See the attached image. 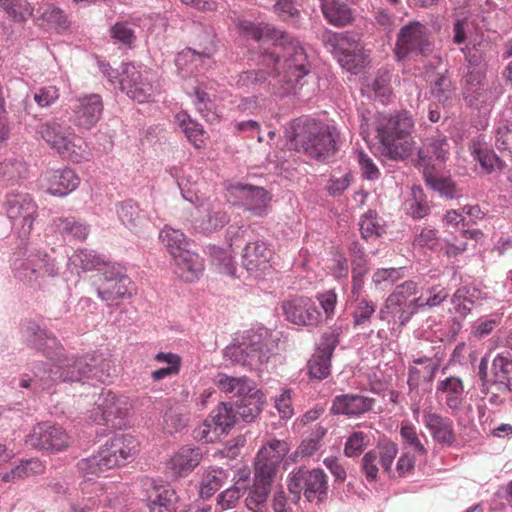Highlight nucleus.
<instances>
[{
    "label": "nucleus",
    "mask_w": 512,
    "mask_h": 512,
    "mask_svg": "<svg viewBox=\"0 0 512 512\" xmlns=\"http://www.w3.org/2000/svg\"><path fill=\"white\" fill-rule=\"evenodd\" d=\"M237 28L241 35L257 42H266L283 50L282 58L275 53L262 55V64L271 69L274 93L289 94L311 71V62L301 42L284 30L264 22L239 20Z\"/></svg>",
    "instance_id": "f257e3e1"
},
{
    "label": "nucleus",
    "mask_w": 512,
    "mask_h": 512,
    "mask_svg": "<svg viewBox=\"0 0 512 512\" xmlns=\"http://www.w3.org/2000/svg\"><path fill=\"white\" fill-rule=\"evenodd\" d=\"M21 333L29 345L43 352L49 358V362L34 366L33 378L20 381L22 388L33 386L35 389L46 390L60 381L81 380L83 375L88 373L83 369L82 361L61 359L62 347L58 340L47 331L42 330L36 322L24 321L21 324Z\"/></svg>",
    "instance_id": "f03ea898"
},
{
    "label": "nucleus",
    "mask_w": 512,
    "mask_h": 512,
    "mask_svg": "<svg viewBox=\"0 0 512 512\" xmlns=\"http://www.w3.org/2000/svg\"><path fill=\"white\" fill-rule=\"evenodd\" d=\"M278 338L264 326H257L238 335L234 342L223 350L225 359L259 369L267 363L277 347Z\"/></svg>",
    "instance_id": "7ed1b4c3"
},
{
    "label": "nucleus",
    "mask_w": 512,
    "mask_h": 512,
    "mask_svg": "<svg viewBox=\"0 0 512 512\" xmlns=\"http://www.w3.org/2000/svg\"><path fill=\"white\" fill-rule=\"evenodd\" d=\"M285 441L272 439L263 446L255 460L254 483L245 499L246 507L252 512H265L276 467L288 452Z\"/></svg>",
    "instance_id": "20e7f679"
},
{
    "label": "nucleus",
    "mask_w": 512,
    "mask_h": 512,
    "mask_svg": "<svg viewBox=\"0 0 512 512\" xmlns=\"http://www.w3.org/2000/svg\"><path fill=\"white\" fill-rule=\"evenodd\" d=\"M138 441L130 435H116L106 441L100 450L77 463L84 477L100 476L115 467L132 461L138 452Z\"/></svg>",
    "instance_id": "39448f33"
},
{
    "label": "nucleus",
    "mask_w": 512,
    "mask_h": 512,
    "mask_svg": "<svg viewBox=\"0 0 512 512\" xmlns=\"http://www.w3.org/2000/svg\"><path fill=\"white\" fill-rule=\"evenodd\" d=\"M337 129L312 119L297 120L293 125L291 142L298 151L323 161L336 151Z\"/></svg>",
    "instance_id": "423d86ee"
},
{
    "label": "nucleus",
    "mask_w": 512,
    "mask_h": 512,
    "mask_svg": "<svg viewBox=\"0 0 512 512\" xmlns=\"http://www.w3.org/2000/svg\"><path fill=\"white\" fill-rule=\"evenodd\" d=\"M375 125L377 138L392 159H404L411 153L414 122L407 112L379 113Z\"/></svg>",
    "instance_id": "0eeeda50"
},
{
    "label": "nucleus",
    "mask_w": 512,
    "mask_h": 512,
    "mask_svg": "<svg viewBox=\"0 0 512 512\" xmlns=\"http://www.w3.org/2000/svg\"><path fill=\"white\" fill-rule=\"evenodd\" d=\"M13 276L19 281L35 286L45 277H56L59 266L49 253L31 245L20 246L13 253L10 263Z\"/></svg>",
    "instance_id": "6e6552de"
},
{
    "label": "nucleus",
    "mask_w": 512,
    "mask_h": 512,
    "mask_svg": "<svg viewBox=\"0 0 512 512\" xmlns=\"http://www.w3.org/2000/svg\"><path fill=\"white\" fill-rule=\"evenodd\" d=\"M37 133L63 159L81 163L92 157L88 144L69 126L48 121L38 126Z\"/></svg>",
    "instance_id": "1a4fd4ad"
},
{
    "label": "nucleus",
    "mask_w": 512,
    "mask_h": 512,
    "mask_svg": "<svg viewBox=\"0 0 512 512\" xmlns=\"http://www.w3.org/2000/svg\"><path fill=\"white\" fill-rule=\"evenodd\" d=\"M288 490L291 494V501L295 504L299 502L301 494H303L307 502L320 505L328 499V476L320 468H298L289 474Z\"/></svg>",
    "instance_id": "9d476101"
},
{
    "label": "nucleus",
    "mask_w": 512,
    "mask_h": 512,
    "mask_svg": "<svg viewBox=\"0 0 512 512\" xmlns=\"http://www.w3.org/2000/svg\"><path fill=\"white\" fill-rule=\"evenodd\" d=\"M324 43L339 64L352 74H358L370 63L369 54L352 33L327 32Z\"/></svg>",
    "instance_id": "9b49d317"
},
{
    "label": "nucleus",
    "mask_w": 512,
    "mask_h": 512,
    "mask_svg": "<svg viewBox=\"0 0 512 512\" xmlns=\"http://www.w3.org/2000/svg\"><path fill=\"white\" fill-rule=\"evenodd\" d=\"M501 94L500 84L489 81L480 69L466 72L462 80V96L466 105L481 114L488 113Z\"/></svg>",
    "instance_id": "f8f14e48"
},
{
    "label": "nucleus",
    "mask_w": 512,
    "mask_h": 512,
    "mask_svg": "<svg viewBox=\"0 0 512 512\" xmlns=\"http://www.w3.org/2000/svg\"><path fill=\"white\" fill-rule=\"evenodd\" d=\"M114 486L106 487L92 477H84L80 484V494L68 499V508L63 512H110L116 504Z\"/></svg>",
    "instance_id": "ddd939ff"
},
{
    "label": "nucleus",
    "mask_w": 512,
    "mask_h": 512,
    "mask_svg": "<svg viewBox=\"0 0 512 512\" xmlns=\"http://www.w3.org/2000/svg\"><path fill=\"white\" fill-rule=\"evenodd\" d=\"M450 145L445 137L436 136L427 139V142L419 150V160L424 166V177L426 184L433 190L438 191L447 198L457 196L455 186L450 179L439 178L429 170L433 159L443 163L449 154Z\"/></svg>",
    "instance_id": "4468645a"
},
{
    "label": "nucleus",
    "mask_w": 512,
    "mask_h": 512,
    "mask_svg": "<svg viewBox=\"0 0 512 512\" xmlns=\"http://www.w3.org/2000/svg\"><path fill=\"white\" fill-rule=\"evenodd\" d=\"M3 207L13 230L20 238H27L38 216V205L33 197L24 192L8 193Z\"/></svg>",
    "instance_id": "2eb2a0df"
},
{
    "label": "nucleus",
    "mask_w": 512,
    "mask_h": 512,
    "mask_svg": "<svg viewBox=\"0 0 512 512\" xmlns=\"http://www.w3.org/2000/svg\"><path fill=\"white\" fill-rule=\"evenodd\" d=\"M227 199L233 205L256 217L269 214L271 194L263 187L236 182L226 186Z\"/></svg>",
    "instance_id": "dca6fc26"
},
{
    "label": "nucleus",
    "mask_w": 512,
    "mask_h": 512,
    "mask_svg": "<svg viewBox=\"0 0 512 512\" xmlns=\"http://www.w3.org/2000/svg\"><path fill=\"white\" fill-rule=\"evenodd\" d=\"M131 408L132 404L128 397L118 396L111 391H102L95 401L90 418L97 424L120 429L126 425Z\"/></svg>",
    "instance_id": "f3484780"
},
{
    "label": "nucleus",
    "mask_w": 512,
    "mask_h": 512,
    "mask_svg": "<svg viewBox=\"0 0 512 512\" xmlns=\"http://www.w3.org/2000/svg\"><path fill=\"white\" fill-rule=\"evenodd\" d=\"M428 28L419 21H411L399 30L394 53L398 60L414 55H426L432 51Z\"/></svg>",
    "instance_id": "a211bd4d"
},
{
    "label": "nucleus",
    "mask_w": 512,
    "mask_h": 512,
    "mask_svg": "<svg viewBox=\"0 0 512 512\" xmlns=\"http://www.w3.org/2000/svg\"><path fill=\"white\" fill-rule=\"evenodd\" d=\"M119 85L129 98L139 103L148 102L156 91L153 74L131 63L122 65Z\"/></svg>",
    "instance_id": "6ab92c4d"
},
{
    "label": "nucleus",
    "mask_w": 512,
    "mask_h": 512,
    "mask_svg": "<svg viewBox=\"0 0 512 512\" xmlns=\"http://www.w3.org/2000/svg\"><path fill=\"white\" fill-rule=\"evenodd\" d=\"M134 287L131 279L125 274L120 265H105L103 272L99 276V283L96 287L98 297L110 303L118 299L130 297Z\"/></svg>",
    "instance_id": "aec40b11"
},
{
    "label": "nucleus",
    "mask_w": 512,
    "mask_h": 512,
    "mask_svg": "<svg viewBox=\"0 0 512 512\" xmlns=\"http://www.w3.org/2000/svg\"><path fill=\"white\" fill-rule=\"evenodd\" d=\"M285 319L297 326L316 327L322 321V314L315 302L306 296H293L282 302Z\"/></svg>",
    "instance_id": "412c9836"
},
{
    "label": "nucleus",
    "mask_w": 512,
    "mask_h": 512,
    "mask_svg": "<svg viewBox=\"0 0 512 512\" xmlns=\"http://www.w3.org/2000/svg\"><path fill=\"white\" fill-rule=\"evenodd\" d=\"M398 454V446L391 441L380 442L376 448L369 450L361 459V471L368 482H375L378 478L379 468L390 474L392 464Z\"/></svg>",
    "instance_id": "4be33fe9"
},
{
    "label": "nucleus",
    "mask_w": 512,
    "mask_h": 512,
    "mask_svg": "<svg viewBox=\"0 0 512 512\" xmlns=\"http://www.w3.org/2000/svg\"><path fill=\"white\" fill-rule=\"evenodd\" d=\"M196 209L198 216L194 220V228L201 233L209 234L218 231L230 221L224 204L217 199H204Z\"/></svg>",
    "instance_id": "5701e85b"
},
{
    "label": "nucleus",
    "mask_w": 512,
    "mask_h": 512,
    "mask_svg": "<svg viewBox=\"0 0 512 512\" xmlns=\"http://www.w3.org/2000/svg\"><path fill=\"white\" fill-rule=\"evenodd\" d=\"M26 444L47 451H61L69 446L70 437L59 426L40 423L26 436Z\"/></svg>",
    "instance_id": "b1692460"
},
{
    "label": "nucleus",
    "mask_w": 512,
    "mask_h": 512,
    "mask_svg": "<svg viewBox=\"0 0 512 512\" xmlns=\"http://www.w3.org/2000/svg\"><path fill=\"white\" fill-rule=\"evenodd\" d=\"M215 51L216 46L212 39L209 45L201 50L186 48L177 54L176 67L183 77L191 76L194 72L211 66Z\"/></svg>",
    "instance_id": "393cba45"
},
{
    "label": "nucleus",
    "mask_w": 512,
    "mask_h": 512,
    "mask_svg": "<svg viewBox=\"0 0 512 512\" xmlns=\"http://www.w3.org/2000/svg\"><path fill=\"white\" fill-rule=\"evenodd\" d=\"M422 421L435 442L445 446H451L455 442L454 425L450 418L434 411L429 406L423 410Z\"/></svg>",
    "instance_id": "a878e982"
},
{
    "label": "nucleus",
    "mask_w": 512,
    "mask_h": 512,
    "mask_svg": "<svg viewBox=\"0 0 512 512\" xmlns=\"http://www.w3.org/2000/svg\"><path fill=\"white\" fill-rule=\"evenodd\" d=\"M271 252L262 240L246 244L242 254V265L254 278H261L270 269Z\"/></svg>",
    "instance_id": "bb28decb"
},
{
    "label": "nucleus",
    "mask_w": 512,
    "mask_h": 512,
    "mask_svg": "<svg viewBox=\"0 0 512 512\" xmlns=\"http://www.w3.org/2000/svg\"><path fill=\"white\" fill-rule=\"evenodd\" d=\"M338 344L333 334L322 336L320 343L308 362L309 374L317 380L325 379L330 374L331 357Z\"/></svg>",
    "instance_id": "cd10ccee"
},
{
    "label": "nucleus",
    "mask_w": 512,
    "mask_h": 512,
    "mask_svg": "<svg viewBox=\"0 0 512 512\" xmlns=\"http://www.w3.org/2000/svg\"><path fill=\"white\" fill-rule=\"evenodd\" d=\"M102 111L103 102L98 94L79 96L73 105L74 121L77 126L90 129L99 121Z\"/></svg>",
    "instance_id": "c85d7f7f"
},
{
    "label": "nucleus",
    "mask_w": 512,
    "mask_h": 512,
    "mask_svg": "<svg viewBox=\"0 0 512 512\" xmlns=\"http://www.w3.org/2000/svg\"><path fill=\"white\" fill-rule=\"evenodd\" d=\"M214 384L230 398H238L237 401L245 400L260 392L255 382L246 376L234 377L225 373H218L214 377Z\"/></svg>",
    "instance_id": "c756f323"
},
{
    "label": "nucleus",
    "mask_w": 512,
    "mask_h": 512,
    "mask_svg": "<svg viewBox=\"0 0 512 512\" xmlns=\"http://www.w3.org/2000/svg\"><path fill=\"white\" fill-rule=\"evenodd\" d=\"M49 194L63 197L73 192L80 184L78 175L69 168L49 170L43 176Z\"/></svg>",
    "instance_id": "7c9ffc66"
},
{
    "label": "nucleus",
    "mask_w": 512,
    "mask_h": 512,
    "mask_svg": "<svg viewBox=\"0 0 512 512\" xmlns=\"http://www.w3.org/2000/svg\"><path fill=\"white\" fill-rule=\"evenodd\" d=\"M200 460L201 452L199 448L184 446L168 460L166 468L172 477H184L199 465Z\"/></svg>",
    "instance_id": "2f4dec72"
},
{
    "label": "nucleus",
    "mask_w": 512,
    "mask_h": 512,
    "mask_svg": "<svg viewBox=\"0 0 512 512\" xmlns=\"http://www.w3.org/2000/svg\"><path fill=\"white\" fill-rule=\"evenodd\" d=\"M375 399L360 394H342L333 399L331 412L333 414L358 416L370 411Z\"/></svg>",
    "instance_id": "473e14b6"
},
{
    "label": "nucleus",
    "mask_w": 512,
    "mask_h": 512,
    "mask_svg": "<svg viewBox=\"0 0 512 512\" xmlns=\"http://www.w3.org/2000/svg\"><path fill=\"white\" fill-rule=\"evenodd\" d=\"M35 11V23L47 31H60L68 27L65 12L53 3L43 2L39 4Z\"/></svg>",
    "instance_id": "72a5a7b5"
},
{
    "label": "nucleus",
    "mask_w": 512,
    "mask_h": 512,
    "mask_svg": "<svg viewBox=\"0 0 512 512\" xmlns=\"http://www.w3.org/2000/svg\"><path fill=\"white\" fill-rule=\"evenodd\" d=\"M245 231L246 230L243 227H239L237 229L230 227L227 231L230 241L229 249H223L216 246L210 248L212 262L218 267L221 273L232 277L236 275V267L234 265L231 248L236 244L237 238L240 235H243Z\"/></svg>",
    "instance_id": "f704fd0d"
},
{
    "label": "nucleus",
    "mask_w": 512,
    "mask_h": 512,
    "mask_svg": "<svg viewBox=\"0 0 512 512\" xmlns=\"http://www.w3.org/2000/svg\"><path fill=\"white\" fill-rule=\"evenodd\" d=\"M417 292L418 284L413 280H407L397 285L380 308L379 318L384 321L388 320L390 313H396V309L407 304V300Z\"/></svg>",
    "instance_id": "c9c22d12"
},
{
    "label": "nucleus",
    "mask_w": 512,
    "mask_h": 512,
    "mask_svg": "<svg viewBox=\"0 0 512 512\" xmlns=\"http://www.w3.org/2000/svg\"><path fill=\"white\" fill-rule=\"evenodd\" d=\"M116 213L120 222L133 233H139L148 222L145 212L132 200L118 203Z\"/></svg>",
    "instance_id": "e433bc0d"
},
{
    "label": "nucleus",
    "mask_w": 512,
    "mask_h": 512,
    "mask_svg": "<svg viewBox=\"0 0 512 512\" xmlns=\"http://www.w3.org/2000/svg\"><path fill=\"white\" fill-rule=\"evenodd\" d=\"M175 261V273L185 282H194L204 270L200 256L189 250L173 258Z\"/></svg>",
    "instance_id": "4c0bfd02"
},
{
    "label": "nucleus",
    "mask_w": 512,
    "mask_h": 512,
    "mask_svg": "<svg viewBox=\"0 0 512 512\" xmlns=\"http://www.w3.org/2000/svg\"><path fill=\"white\" fill-rule=\"evenodd\" d=\"M437 393L444 395L445 404L453 415L461 410L464 400V386L460 378L451 376L440 381L437 386Z\"/></svg>",
    "instance_id": "58836bf2"
},
{
    "label": "nucleus",
    "mask_w": 512,
    "mask_h": 512,
    "mask_svg": "<svg viewBox=\"0 0 512 512\" xmlns=\"http://www.w3.org/2000/svg\"><path fill=\"white\" fill-rule=\"evenodd\" d=\"M45 465L37 458L23 459L0 475L4 483H16L22 479L43 473Z\"/></svg>",
    "instance_id": "ea45409f"
},
{
    "label": "nucleus",
    "mask_w": 512,
    "mask_h": 512,
    "mask_svg": "<svg viewBox=\"0 0 512 512\" xmlns=\"http://www.w3.org/2000/svg\"><path fill=\"white\" fill-rule=\"evenodd\" d=\"M390 81V71L386 68H381L377 71L373 79H365L362 84L363 91L366 92L369 97H374L381 103H386L391 95Z\"/></svg>",
    "instance_id": "a19ab883"
},
{
    "label": "nucleus",
    "mask_w": 512,
    "mask_h": 512,
    "mask_svg": "<svg viewBox=\"0 0 512 512\" xmlns=\"http://www.w3.org/2000/svg\"><path fill=\"white\" fill-rule=\"evenodd\" d=\"M321 9L326 20L334 26H345L353 19V12L347 3L340 0H320Z\"/></svg>",
    "instance_id": "79ce46f5"
},
{
    "label": "nucleus",
    "mask_w": 512,
    "mask_h": 512,
    "mask_svg": "<svg viewBox=\"0 0 512 512\" xmlns=\"http://www.w3.org/2000/svg\"><path fill=\"white\" fill-rule=\"evenodd\" d=\"M483 298L482 292L475 287L463 286L452 295L451 303L455 313L465 318L472 310L474 304Z\"/></svg>",
    "instance_id": "37998d69"
},
{
    "label": "nucleus",
    "mask_w": 512,
    "mask_h": 512,
    "mask_svg": "<svg viewBox=\"0 0 512 512\" xmlns=\"http://www.w3.org/2000/svg\"><path fill=\"white\" fill-rule=\"evenodd\" d=\"M236 413L233 409V407L227 403H221L216 409H214L209 419L205 421L204 423V429L203 433H206L204 438L206 441H211L212 438L208 437L207 429L210 427V424L208 423L211 421L215 426V431L225 432L227 429L234 426L236 423Z\"/></svg>",
    "instance_id": "c03bdc74"
},
{
    "label": "nucleus",
    "mask_w": 512,
    "mask_h": 512,
    "mask_svg": "<svg viewBox=\"0 0 512 512\" xmlns=\"http://www.w3.org/2000/svg\"><path fill=\"white\" fill-rule=\"evenodd\" d=\"M177 495L169 486H155L149 495L150 512H174Z\"/></svg>",
    "instance_id": "a18cd8bd"
},
{
    "label": "nucleus",
    "mask_w": 512,
    "mask_h": 512,
    "mask_svg": "<svg viewBox=\"0 0 512 512\" xmlns=\"http://www.w3.org/2000/svg\"><path fill=\"white\" fill-rule=\"evenodd\" d=\"M106 265L104 258L88 249H78L68 258V267L72 272L79 274Z\"/></svg>",
    "instance_id": "49530a36"
},
{
    "label": "nucleus",
    "mask_w": 512,
    "mask_h": 512,
    "mask_svg": "<svg viewBox=\"0 0 512 512\" xmlns=\"http://www.w3.org/2000/svg\"><path fill=\"white\" fill-rule=\"evenodd\" d=\"M55 230L65 239L84 241L89 234V226L74 217H58L53 220Z\"/></svg>",
    "instance_id": "de8ad7c7"
},
{
    "label": "nucleus",
    "mask_w": 512,
    "mask_h": 512,
    "mask_svg": "<svg viewBox=\"0 0 512 512\" xmlns=\"http://www.w3.org/2000/svg\"><path fill=\"white\" fill-rule=\"evenodd\" d=\"M159 238L173 258L190 250V241L181 230L166 225Z\"/></svg>",
    "instance_id": "09e8293b"
},
{
    "label": "nucleus",
    "mask_w": 512,
    "mask_h": 512,
    "mask_svg": "<svg viewBox=\"0 0 512 512\" xmlns=\"http://www.w3.org/2000/svg\"><path fill=\"white\" fill-rule=\"evenodd\" d=\"M353 306L352 320L355 328L365 329L371 324L377 304L367 297L350 300Z\"/></svg>",
    "instance_id": "8fccbe9b"
},
{
    "label": "nucleus",
    "mask_w": 512,
    "mask_h": 512,
    "mask_svg": "<svg viewBox=\"0 0 512 512\" xmlns=\"http://www.w3.org/2000/svg\"><path fill=\"white\" fill-rule=\"evenodd\" d=\"M249 475L248 469L240 470L234 485L219 494L218 504L222 509H231L237 505L243 495V490L247 487Z\"/></svg>",
    "instance_id": "3c124183"
},
{
    "label": "nucleus",
    "mask_w": 512,
    "mask_h": 512,
    "mask_svg": "<svg viewBox=\"0 0 512 512\" xmlns=\"http://www.w3.org/2000/svg\"><path fill=\"white\" fill-rule=\"evenodd\" d=\"M471 151L474 160L480 164L487 174L500 173L503 170L505 163L493 150L474 143Z\"/></svg>",
    "instance_id": "603ef678"
},
{
    "label": "nucleus",
    "mask_w": 512,
    "mask_h": 512,
    "mask_svg": "<svg viewBox=\"0 0 512 512\" xmlns=\"http://www.w3.org/2000/svg\"><path fill=\"white\" fill-rule=\"evenodd\" d=\"M175 121L195 147L200 148L204 145L206 132L201 124L194 121L185 111L177 113Z\"/></svg>",
    "instance_id": "864d4df0"
},
{
    "label": "nucleus",
    "mask_w": 512,
    "mask_h": 512,
    "mask_svg": "<svg viewBox=\"0 0 512 512\" xmlns=\"http://www.w3.org/2000/svg\"><path fill=\"white\" fill-rule=\"evenodd\" d=\"M493 384L498 386V390L510 391L512 389V360L497 355L492 363Z\"/></svg>",
    "instance_id": "5fc2aeb1"
},
{
    "label": "nucleus",
    "mask_w": 512,
    "mask_h": 512,
    "mask_svg": "<svg viewBox=\"0 0 512 512\" xmlns=\"http://www.w3.org/2000/svg\"><path fill=\"white\" fill-rule=\"evenodd\" d=\"M448 296L449 291L442 284H428V282H426L420 296L414 299L419 301V306L424 310L426 308L431 309L438 307L448 298Z\"/></svg>",
    "instance_id": "6e6d98bb"
},
{
    "label": "nucleus",
    "mask_w": 512,
    "mask_h": 512,
    "mask_svg": "<svg viewBox=\"0 0 512 512\" xmlns=\"http://www.w3.org/2000/svg\"><path fill=\"white\" fill-rule=\"evenodd\" d=\"M430 204L424 191L419 186L411 189L410 196L405 202V210L413 219H422L430 213Z\"/></svg>",
    "instance_id": "4d7b16f0"
},
{
    "label": "nucleus",
    "mask_w": 512,
    "mask_h": 512,
    "mask_svg": "<svg viewBox=\"0 0 512 512\" xmlns=\"http://www.w3.org/2000/svg\"><path fill=\"white\" fill-rule=\"evenodd\" d=\"M264 403L265 397L261 391L245 400L236 401V416L238 415L247 423L252 422L261 412Z\"/></svg>",
    "instance_id": "13d9d810"
},
{
    "label": "nucleus",
    "mask_w": 512,
    "mask_h": 512,
    "mask_svg": "<svg viewBox=\"0 0 512 512\" xmlns=\"http://www.w3.org/2000/svg\"><path fill=\"white\" fill-rule=\"evenodd\" d=\"M228 474L223 468H212L207 470L200 483V496L209 498L212 496L227 480Z\"/></svg>",
    "instance_id": "bf43d9fd"
},
{
    "label": "nucleus",
    "mask_w": 512,
    "mask_h": 512,
    "mask_svg": "<svg viewBox=\"0 0 512 512\" xmlns=\"http://www.w3.org/2000/svg\"><path fill=\"white\" fill-rule=\"evenodd\" d=\"M431 96L442 105H447L454 97V88L446 75H439L430 88Z\"/></svg>",
    "instance_id": "052dcab7"
},
{
    "label": "nucleus",
    "mask_w": 512,
    "mask_h": 512,
    "mask_svg": "<svg viewBox=\"0 0 512 512\" xmlns=\"http://www.w3.org/2000/svg\"><path fill=\"white\" fill-rule=\"evenodd\" d=\"M370 444V436L363 431H353L346 439L343 453L346 457L354 458L362 454Z\"/></svg>",
    "instance_id": "680f3d73"
},
{
    "label": "nucleus",
    "mask_w": 512,
    "mask_h": 512,
    "mask_svg": "<svg viewBox=\"0 0 512 512\" xmlns=\"http://www.w3.org/2000/svg\"><path fill=\"white\" fill-rule=\"evenodd\" d=\"M0 4L15 21H25L35 15L26 0H0Z\"/></svg>",
    "instance_id": "e2e57ef3"
},
{
    "label": "nucleus",
    "mask_w": 512,
    "mask_h": 512,
    "mask_svg": "<svg viewBox=\"0 0 512 512\" xmlns=\"http://www.w3.org/2000/svg\"><path fill=\"white\" fill-rule=\"evenodd\" d=\"M441 241L438 231L431 227H423L415 234L413 246L419 249L436 250L440 247Z\"/></svg>",
    "instance_id": "0e129e2a"
},
{
    "label": "nucleus",
    "mask_w": 512,
    "mask_h": 512,
    "mask_svg": "<svg viewBox=\"0 0 512 512\" xmlns=\"http://www.w3.org/2000/svg\"><path fill=\"white\" fill-rule=\"evenodd\" d=\"M266 80V72L263 70H248L239 75L237 85L245 91H253L265 86Z\"/></svg>",
    "instance_id": "69168bd1"
},
{
    "label": "nucleus",
    "mask_w": 512,
    "mask_h": 512,
    "mask_svg": "<svg viewBox=\"0 0 512 512\" xmlns=\"http://www.w3.org/2000/svg\"><path fill=\"white\" fill-rule=\"evenodd\" d=\"M112 39L123 46L131 47L136 40L135 31L128 21L116 22L110 29Z\"/></svg>",
    "instance_id": "338daca9"
},
{
    "label": "nucleus",
    "mask_w": 512,
    "mask_h": 512,
    "mask_svg": "<svg viewBox=\"0 0 512 512\" xmlns=\"http://www.w3.org/2000/svg\"><path fill=\"white\" fill-rule=\"evenodd\" d=\"M403 277L402 268H379L372 275V283L382 289L392 286Z\"/></svg>",
    "instance_id": "774afa93"
}]
</instances>
